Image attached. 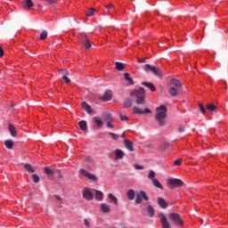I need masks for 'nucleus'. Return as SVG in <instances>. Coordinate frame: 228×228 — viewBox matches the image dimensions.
I'll return each mask as SVG.
<instances>
[{
  "mask_svg": "<svg viewBox=\"0 0 228 228\" xmlns=\"http://www.w3.org/2000/svg\"><path fill=\"white\" fill-rule=\"evenodd\" d=\"M184 131H185L184 126H180L178 127V132H179V133H184Z\"/></svg>",
  "mask_w": 228,
  "mask_h": 228,
  "instance_id": "50",
  "label": "nucleus"
},
{
  "mask_svg": "<svg viewBox=\"0 0 228 228\" xmlns=\"http://www.w3.org/2000/svg\"><path fill=\"white\" fill-rule=\"evenodd\" d=\"M59 72H60V75L61 76V77L69 76V71H67V69H61Z\"/></svg>",
  "mask_w": 228,
  "mask_h": 228,
  "instance_id": "42",
  "label": "nucleus"
},
{
  "mask_svg": "<svg viewBox=\"0 0 228 228\" xmlns=\"http://www.w3.org/2000/svg\"><path fill=\"white\" fill-rule=\"evenodd\" d=\"M142 86H146V88H149L151 92H156V86H154V84L151 82H142Z\"/></svg>",
  "mask_w": 228,
  "mask_h": 228,
  "instance_id": "18",
  "label": "nucleus"
},
{
  "mask_svg": "<svg viewBox=\"0 0 228 228\" xmlns=\"http://www.w3.org/2000/svg\"><path fill=\"white\" fill-rule=\"evenodd\" d=\"M181 186H184V182L178 178H172V188H181Z\"/></svg>",
  "mask_w": 228,
  "mask_h": 228,
  "instance_id": "12",
  "label": "nucleus"
},
{
  "mask_svg": "<svg viewBox=\"0 0 228 228\" xmlns=\"http://www.w3.org/2000/svg\"><path fill=\"white\" fill-rule=\"evenodd\" d=\"M78 40L84 49H92V42L90 39H88V37H86V35L80 34Z\"/></svg>",
  "mask_w": 228,
  "mask_h": 228,
  "instance_id": "4",
  "label": "nucleus"
},
{
  "mask_svg": "<svg viewBox=\"0 0 228 228\" xmlns=\"http://www.w3.org/2000/svg\"><path fill=\"white\" fill-rule=\"evenodd\" d=\"M86 163H87V168H89V170H92L94 167V159L87 158L86 159Z\"/></svg>",
  "mask_w": 228,
  "mask_h": 228,
  "instance_id": "34",
  "label": "nucleus"
},
{
  "mask_svg": "<svg viewBox=\"0 0 228 228\" xmlns=\"http://www.w3.org/2000/svg\"><path fill=\"white\" fill-rule=\"evenodd\" d=\"M138 63H145V59L137 58Z\"/></svg>",
  "mask_w": 228,
  "mask_h": 228,
  "instance_id": "56",
  "label": "nucleus"
},
{
  "mask_svg": "<svg viewBox=\"0 0 228 228\" xmlns=\"http://www.w3.org/2000/svg\"><path fill=\"white\" fill-rule=\"evenodd\" d=\"M132 99L134 100L137 106H143L145 104V88L140 87L131 93Z\"/></svg>",
  "mask_w": 228,
  "mask_h": 228,
  "instance_id": "2",
  "label": "nucleus"
},
{
  "mask_svg": "<svg viewBox=\"0 0 228 228\" xmlns=\"http://www.w3.org/2000/svg\"><path fill=\"white\" fill-rule=\"evenodd\" d=\"M44 170H45V174H46L48 177H53V175H54V169H51L48 167H45Z\"/></svg>",
  "mask_w": 228,
  "mask_h": 228,
  "instance_id": "27",
  "label": "nucleus"
},
{
  "mask_svg": "<svg viewBox=\"0 0 228 228\" xmlns=\"http://www.w3.org/2000/svg\"><path fill=\"white\" fill-rule=\"evenodd\" d=\"M93 120L94 124H96L97 127H102V126H104V122H102V120L99 119L97 117H94Z\"/></svg>",
  "mask_w": 228,
  "mask_h": 228,
  "instance_id": "25",
  "label": "nucleus"
},
{
  "mask_svg": "<svg viewBox=\"0 0 228 228\" xmlns=\"http://www.w3.org/2000/svg\"><path fill=\"white\" fill-rule=\"evenodd\" d=\"M103 197H104V194L102 193V191H95V199H96V200L101 201V200H102Z\"/></svg>",
  "mask_w": 228,
  "mask_h": 228,
  "instance_id": "32",
  "label": "nucleus"
},
{
  "mask_svg": "<svg viewBox=\"0 0 228 228\" xmlns=\"http://www.w3.org/2000/svg\"><path fill=\"white\" fill-rule=\"evenodd\" d=\"M82 195L86 200H94V193H92V191H90L88 189H85L82 191Z\"/></svg>",
  "mask_w": 228,
  "mask_h": 228,
  "instance_id": "11",
  "label": "nucleus"
},
{
  "mask_svg": "<svg viewBox=\"0 0 228 228\" xmlns=\"http://www.w3.org/2000/svg\"><path fill=\"white\" fill-rule=\"evenodd\" d=\"M182 163H183V160L181 159H178L175 160L174 165L175 167H181Z\"/></svg>",
  "mask_w": 228,
  "mask_h": 228,
  "instance_id": "44",
  "label": "nucleus"
},
{
  "mask_svg": "<svg viewBox=\"0 0 228 228\" xmlns=\"http://www.w3.org/2000/svg\"><path fill=\"white\" fill-rule=\"evenodd\" d=\"M151 183L153 186H155V188H159V190H163V185L161 184V183H159L158 179L155 178L151 180Z\"/></svg>",
  "mask_w": 228,
  "mask_h": 228,
  "instance_id": "28",
  "label": "nucleus"
},
{
  "mask_svg": "<svg viewBox=\"0 0 228 228\" xmlns=\"http://www.w3.org/2000/svg\"><path fill=\"white\" fill-rule=\"evenodd\" d=\"M109 135L112 138V140H114V142H117L118 140V134L113 132H110Z\"/></svg>",
  "mask_w": 228,
  "mask_h": 228,
  "instance_id": "40",
  "label": "nucleus"
},
{
  "mask_svg": "<svg viewBox=\"0 0 228 228\" xmlns=\"http://www.w3.org/2000/svg\"><path fill=\"white\" fill-rule=\"evenodd\" d=\"M81 106L82 109H84L88 113V115H92V113L94 112L92 107L90 106V104H87L86 102H82Z\"/></svg>",
  "mask_w": 228,
  "mask_h": 228,
  "instance_id": "16",
  "label": "nucleus"
},
{
  "mask_svg": "<svg viewBox=\"0 0 228 228\" xmlns=\"http://www.w3.org/2000/svg\"><path fill=\"white\" fill-rule=\"evenodd\" d=\"M169 94L172 95V87L169 88Z\"/></svg>",
  "mask_w": 228,
  "mask_h": 228,
  "instance_id": "61",
  "label": "nucleus"
},
{
  "mask_svg": "<svg viewBox=\"0 0 228 228\" xmlns=\"http://www.w3.org/2000/svg\"><path fill=\"white\" fill-rule=\"evenodd\" d=\"M120 119L122 120V122H127L129 120V118H127V116L120 114Z\"/></svg>",
  "mask_w": 228,
  "mask_h": 228,
  "instance_id": "46",
  "label": "nucleus"
},
{
  "mask_svg": "<svg viewBox=\"0 0 228 228\" xmlns=\"http://www.w3.org/2000/svg\"><path fill=\"white\" fill-rule=\"evenodd\" d=\"M160 222L162 224V228H170V224L168 223V219H167V216L165 214L161 213L159 216Z\"/></svg>",
  "mask_w": 228,
  "mask_h": 228,
  "instance_id": "9",
  "label": "nucleus"
},
{
  "mask_svg": "<svg viewBox=\"0 0 228 228\" xmlns=\"http://www.w3.org/2000/svg\"><path fill=\"white\" fill-rule=\"evenodd\" d=\"M168 149H170V143L165 142L164 143V151H168Z\"/></svg>",
  "mask_w": 228,
  "mask_h": 228,
  "instance_id": "49",
  "label": "nucleus"
},
{
  "mask_svg": "<svg viewBox=\"0 0 228 228\" xmlns=\"http://www.w3.org/2000/svg\"><path fill=\"white\" fill-rule=\"evenodd\" d=\"M133 111H134V113H135L136 115H143V114H145V113H151V110H149V109H147V108H145L144 110H142V109H140V108H138V107H136V106H134V107L133 108Z\"/></svg>",
  "mask_w": 228,
  "mask_h": 228,
  "instance_id": "10",
  "label": "nucleus"
},
{
  "mask_svg": "<svg viewBox=\"0 0 228 228\" xmlns=\"http://www.w3.org/2000/svg\"><path fill=\"white\" fill-rule=\"evenodd\" d=\"M134 168H135V170H143V166H140L138 164H135L134 166Z\"/></svg>",
  "mask_w": 228,
  "mask_h": 228,
  "instance_id": "48",
  "label": "nucleus"
},
{
  "mask_svg": "<svg viewBox=\"0 0 228 228\" xmlns=\"http://www.w3.org/2000/svg\"><path fill=\"white\" fill-rule=\"evenodd\" d=\"M124 143L127 151H129L130 152H133L134 151V148L133 147V142L129 141V139L124 138Z\"/></svg>",
  "mask_w": 228,
  "mask_h": 228,
  "instance_id": "13",
  "label": "nucleus"
},
{
  "mask_svg": "<svg viewBox=\"0 0 228 228\" xmlns=\"http://www.w3.org/2000/svg\"><path fill=\"white\" fill-rule=\"evenodd\" d=\"M172 222L174 225H176V227L178 228H183V226L184 225V221L181 219V215L177 213H172Z\"/></svg>",
  "mask_w": 228,
  "mask_h": 228,
  "instance_id": "5",
  "label": "nucleus"
},
{
  "mask_svg": "<svg viewBox=\"0 0 228 228\" xmlns=\"http://www.w3.org/2000/svg\"><path fill=\"white\" fill-rule=\"evenodd\" d=\"M147 212H148L150 218H152V216H154V215L156 213V210H154V208L152 206L149 205L147 207Z\"/></svg>",
  "mask_w": 228,
  "mask_h": 228,
  "instance_id": "24",
  "label": "nucleus"
},
{
  "mask_svg": "<svg viewBox=\"0 0 228 228\" xmlns=\"http://www.w3.org/2000/svg\"><path fill=\"white\" fill-rule=\"evenodd\" d=\"M103 101H111V91H106L102 96Z\"/></svg>",
  "mask_w": 228,
  "mask_h": 228,
  "instance_id": "31",
  "label": "nucleus"
},
{
  "mask_svg": "<svg viewBox=\"0 0 228 228\" xmlns=\"http://www.w3.org/2000/svg\"><path fill=\"white\" fill-rule=\"evenodd\" d=\"M47 38V31L43 30L40 34V40H45Z\"/></svg>",
  "mask_w": 228,
  "mask_h": 228,
  "instance_id": "41",
  "label": "nucleus"
},
{
  "mask_svg": "<svg viewBox=\"0 0 228 228\" xmlns=\"http://www.w3.org/2000/svg\"><path fill=\"white\" fill-rule=\"evenodd\" d=\"M62 79L65 81V83L69 84L70 83V78H69L67 76L66 77H62Z\"/></svg>",
  "mask_w": 228,
  "mask_h": 228,
  "instance_id": "52",
  "label": "nucleus"
},
{
  "mask_svg": "<svg viewBox=\"0 0 228 228\" xmlns=\"http://www.w3.org/2000/svg\"><path fill=\"white\" fill-rule=\"evenodd\" d=\"M168 183H169V184H172V179H169V180H168Z\"/></svg>",
  "mask_w": 228,
  "mask_h": 228,
  "instance_id": "62",
  "label": "nucleus"
},
{
  "mask_svg": "<svg viewBox=\"0 0 228 228\" xmlns=\"http://www.w3.org/2000/svg\"><path fill=\"white\" fill-rule=\"evenodd\" d=\"M125 108H131L133 106V101L132 100H126L124 102H123Z\"/></svg>",
  "mask_w": 228,
  "mask_h": 228,
  "instance_id": "39",
  "label": "nucleus"
},
{
  "mask_svg": "<svg viewBox=\"0 0 228 228\" xmlns=\"http://www.w3.org/2000/svg\"><path fill=\"white\" fill-rule=\"evenodd\" d=\"M108 199L110 202L114 203L115 206H118V199H117V197H115V195L110 193L108 195Z\"/></svg>",
  "mask_w": 228,
  "mask_h": 228,
  "instance_id": "20",
  "label": "nucleus"
},
{
  "mask_svg": "<svg viewBox=\"0 0 228 228\" xmlns=\"http://www.w3.org/2000/svg\"><path fill=\"white\" fill-rule=\"evenodd\" d=\"M102 116H103L105 122H112L113 121V116H111V113L105 112L102 114Z\"/></svg>",
  "mask_w": 228,
  "mask_h": 228,
  "instance_id": "21",
  "label": "nucleus"
},
{
  "mask_svg": "<svg viewBox=\"0 0 228 228\" xmlns=\"http://www.w3.org/2000/svg\"><path fill=\"white\" fill-rule=\"evenodd\" d=\"M57 208H63V205L61 204V201L57 202Z\"/></svg>",
  "mask_w": 228,
  "mask_h": 228,
  "instance_id": "58",
  "label": "nucleus"
},
{
  "mask_svg": "<svg viewBox=\"0 0 228 228\" xmlns=\"http://www.w3.org/2000/svg\"><path fill=\"white\" fill-rule=\"evenodd\" d=\"M100 209L102 213H110V211H111V209L110 208V205L106 203H101Z\"/></svg>",
  "mask_w": 228,
  "mask_h": 228,
  "instance_id": "19",
  "label": "nucleus"
},
{
  "mask_svg": "<svg viewBox=\"0 0 228 228\" xmlns=\"http://www.w3.org/2000/svg\"><path fill=\"white\" fill-rule=\"evenodd\" d=\"M53 175H59V177H61V172L58 169H53Z\"/></svg>",
  "mask_w": 228,
  "mask_h": 228,
  "instance_id": "47",
  "label": "nucleus"
},
{
  "mask_svg": "<svg viewBox=\"0 0 228 228\" xmlns=\"http://www.w3.org/2000/svg\"><path fill=\"white\" fill-rule=\"evenodd\" d=\"M115 67H116L117 70L122 71V70H124V69H126V64L117 61V62H115Z\"/></svg>",
  "mask_w": 228,
  "mask_h": 228,
  "instance_id": "29",
  "label": "nucleus"
},
{
  "mask_svg": "<svg viewBox=\"0 0 228 228\" xmlns=\"http://www.w3.org/2000/svg\"><path fill=\"white\" fill-rule=\"evenodd\" d=\"M206 109L208 111H215L216 110V106L213 103H208L207 104Z\"/></svg>",
  "mask_w": 228,
  "mask_h": 228,
  "instance_id": "36",
  "label": "nucleus"
},
{
  "mask_svg": "<svg viewBox=\"0 0 228 228\" xmlns=\"http://www.w3.org/2000/svg\"><path fill=\"white\" fill-rule=\"evenodd\" d=\"M199 108H200V111H201V113H206V108L204 107V105H202V103H199Z\"/></svg>",
  "mask_w": 228,
  "mask_h": 228,
  "instance_id": "45",
  "label": "nucleus"
},
{
  "mask_svg": "<svg viewBox=\"0 0 228 228\" xmlns=\"http://www.w3.org/2000/svg\"><path fill=\"white\" fill-rule=\"evenodd\" d=\"M48 4H56V0H45Z\"/></svg>",
  "mask_w": 228,
  "mask_h": 228,
  "instance_id": "51",
  "label": "nucleus"
},
{
  "mask_svg": "<svg viewBox=\"0 0 228 228\" xmlns=\"http://www.w3.org/2000/svg\"><path fill=\"white\" fill-rule=\"evenodd\" d=\"M24 168L25 170H27V172H29V174L35 173V168H33V166L31 164H25Z\"/></svg>",
  "mask_w": 228,
  "mask_h": 228,
  "instance_id": "30",
  "label": "nucleus"
},
{
  "mask_svg": "<svg viewBox=\"0 0 228 228\" xmlns=\"http://www.w3.org/2000/svg\"><path fill=\"white\" fill-rule=\"evenodd\" d=\"M183 94V83L177 78H172V97Z\"/></svg>",
  "mask_w": 228,
  "mask_h": 228,
  "instance_id": "3",
  "label": "nucleus"
},
{
  "mask_svg": "<svg viewBox=\"0 0 228 228\" xmlns=\"http://www.w3.org/2000/svg\"><path fill=\"white\" fill-rule=\"evenodd\" d=\"M8 129H9L12 136H13V137L17 136V130L15 129V126L13 125L10 124L8 126Z\"/></svg>",
  "mask_w": 228,
  "mask_h": 228,
  "instance_id": "26",
  "label": "nucleus"
},
{
  "mask_svg": "<svg viewBox=\"0 0 228 228\" xmlns=\"http://www.w3.org/2000/svg\"><path fill=\"white\" fill-rule=\"evenodd\" d=\"M54 198L56 199V200H58L59 202H62L61 197L60 195H55Z\"/></svg>",
  "mask_w": 228,
  "mask_h": 228,
  "instance_id": "54",
  "label": "nucleus"
},
{
  "mask_svg": "<svg viewBox=\"0 0 228 228\" xmlns=\"http://www.w3.org/2000/svg\"><path fill=\"white\" fill-rule=\"evenodd\" d=\"M79 174H82L84 177H87L89 181H92L93 183H96V181H99V178H97V175L86 171V169H79Z\"/></svg>",
  "mask_w": 228,
  "mask_h": 228,
  "instance_id": "7",
  "label": "nucleus"
},
{
  "mask_svg": "<svg viewBox=\"0 0 228 228\" xmlns=\"http://www.w3.org/2000/svg\"><path fill=\"white\" fill-rule=\"evenodd\" d=\"M105 8L107 10H111V8H113V5H112V4H109L105 5Z\"/></svg>",
  "mask_w": 228,
  "mask_h": 228,
  "instance_id": "55",
  "label": "nucleus"
},
{
  "mask_svg": "<svg viewBox=\"0 0 228 228\" xmlns=\"http://www.w3.org/2000/svg\"><path fill=\"white\" fill-rule=\"evenodd\" d=\"M121 138H126V134L125 133H123L122 134H121Z\"/></svg>",
  "mask_w": 228,
  "mask_h": 228,
  "instance_id": "60",
  "label": "nucleus"
},
{
  "mask_svg": "<svg viewBox=\"0 0 228 228\" xmlns=\"http://www.w3.org/2000/svg\"><path fill=\"white\" fill-rule=\"evenodd\" d=\"M107 127L113 129V123H111V121H107Z\"/></svg>",
  "mask_w": 228,
  "mask_h": 228,
  "instance_id": "53",
  "label": "nucleus"
},
{
  "mask_svg": "<svg viewBox=\"0 0 228 228\" xmlns=\"http://www.w3.org/2000/svg\"><path fill=\"white\" fill-rule=\"evenodd\" d=\"M95 13V9L94 8H90L87 10L86 12V17H92Z\"/></svg>",
  "mask_w": 228,
  "mask_h": 228,
  "instance_id": "37",
  "label": "nucleus"
},
{
  "mask_svg": "<svg viewBox=\"0 0 228 228\" xmlns=\"http://www.w3.org/2000/svg\"><path fill=\"white\" fill-rule=\"evenodd\" d=\"M4 145H5V147H6L7 149L12 150V149H13V141H12V140H6V141L4 142Z\"/></svg>",
  "mask_w": 228,
  "mask_h": 228,
  "instance_id": "35",
  "label": "nucleus"
},
{
  "mask_svg": "<svg viewBox=\"0 0 228 228\" xmlns=\"http://www.w3.org/2000/svg\"><path fill=\"white\" fill-rule=\"evenodd\" d=\"M149 200V196H147V192L144 191H140V192H136L135 203L142 204V200Z\"/></svg>",
  "mask_w": 228,
  "mask_h": 228,
  "instance_id": "8",
  "label": "nucleus"
},
{
  "mask_svg": "<svg viewBox=\"0 0 228 228\" xmlns=\"http://www.w3.org/2000/svg\"><path fill=\"white\" fill-rule=\"evenodd\" d=\"M0 56H4V50L2 47H0Z\"/></svg>",
  "mask_w": 228,
  "mask_h": 228,
  "instance_id": "57",
  "label": "nucleus"
},
{
  "mask_svg": "<svg viewBox=\"0 0 228 228\" xmlns=\"http://www.w3.org/2000/svg\"><path fill=\"white\" fill-rule=\"evenodd\" d=\"M34 6L33 1L31 0H23L22 1V7L26 10H31Z\"/></svg>",
  "mask_w": 228,
  "mask_h": 228,
  "instance_id": "14",
  "label": "nucleus"
},
{
  "mask_svg": "<svg viewBox=\"0 0 228 228\" xmlns=\"http://www.w3.org/2000/svg\"><path fill=\"white\" fill-rule=\"evenodd\" d=\"M115 156V159H122L125 156V153L122 151V150H116Z\"/></svg>",
  "mask_w": 228,
  "mask_h": 228,
  "instance_id": "23",
  "label": "nucleus"
},
{
  "mask_svg": "<svg viewBox=\"0 0 228 228\" xmlns=\"http://www.w3.org/2000/svg\"><path fill=\"white\" fill-rule=\"evenodd\" d=\"M144 70H145V72H149V70H151V72H152V74H154L157 77H161V72L159 71V66H151L150 64H146L144 66Z\"/></svg>",
  "mask_w": 228,
  "mask_h": 228,
  "instance_id": "6",
  "label": "nucleus"
},
{
  "mask_svg": "<svg viewBox=\"0 0 228 228\" xmlns=\"http://www.w3.org/2000/svg\"><path fill=\"white\" fill-rule=\"evenodd\" d=\"M155 120L159 126V127H163L167 125V112L168 111V109L165 105H160L159 107H157L155 110Z\"/></svg>",
  "mask_w": 228,
  "mask_h": 228,
  "instance_id": "1",
  "label": "nucleus"
},
{
  "mask_svg": "<svg viewBox=\"0 0 228 228\" xmlns=\"http://www.w3.org/2000/svg\"><path fill=\"white\" fill-rule=\"evenodd\" d=\"M126 196L128 200H134V198L136 197V191H134L133 189H129L126 191Z\"/></svg>",
  "mask_w": 228,
  "mask_h": 228,
  "instance_id": "17",
  "label": "nucleus"
},
{
  "mask_svg": "<svg viewBox=\"0 0 228 228\" xmlns=\"http://www.w3.org/2000/svg\"><path fill=\"white\" fill-rule=\"evenodd\" d=\"M148 179H150L151 181H154V179H156V172L150 170Z\"/></svg>",
  "mask_w": 228,
  "mask_h": 228,
  "instance_id": "38",
  "label": "nucleus"
},
{
  "mask_svg": "<svg viewBox=\"0 0 228 228\" xmlns=\"http://www.w3.org/2000/svg\"><path fill=\"white\" fill-rule=\"evenodd\" d=\"M157 202L161 209H167L168 208V204H167V201L163 198H158Z\"/></svg>",
  "mask_w": 228,
  "mask_h": 228,
  "instance_id": "15",
  "label": "nucleus"
},
{
  "mask_svg": "<svg viewBox=\"0 0 228 228\" xmlns=\"http://www.w3.org/2000/svg\"><path fill=\"white\" fill-rule=\"evenodd\" d=\"M33 183H40V176L38 175H32Z\"/></svg>",
  "mask_w": 228,
  "mask_h": 228,
  "instance_id": "43",
  "label": "nucleus"
},
{
  "mask_svg": "<svg viewBox=\"0 0 228 228\" xmlns=\"http://www.w3.org/2000/svg\"><path fill=\"white\" fill-rule=\"evenodd\" d=\"M124 77L126 81L128 82V85H134L133 78L131 77V75H129V73H125Z\"/></svg>",
  "mask_w": 228,
  "mask_h": 228,
  "instance_id": "33",
  "label": "nucleus"
},
{
  "mask_svg": "<svg viewBox=\"0 0 228 228\" xmlns=\"http://www.w3.org/2000/svg\"><path fill=\"white\" fill-rule=\"evenodd\" d=\"M85 225H86L87 227L90 225V223L88 222V220L85 219L84 221Z\"/></svg>",
  "mask_w": 228,
  "mask_h": 228,
  "instance_id": "59",
  "label": "nucleus"
},
{
  "mask_svg": "<svg viewBox=\"0 0 228 228\" xmlns=\"http://www.w3.org/2000/svg\"><path fill=\"white\" fill-rule=\"evenodd\" d=\"M78 126L82 131H88V125L86 120L79 121Z\"/></svg>",
  "mask_w": 228,
  "mask_h": 228,
  "instance_id": "22",
  "label": "nucleus"
}]
</instances>
